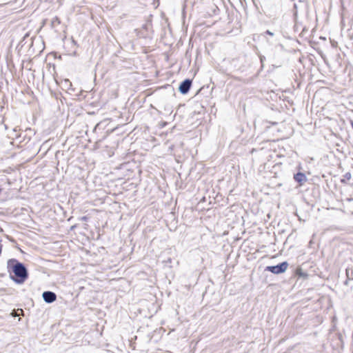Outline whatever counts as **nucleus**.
I'll return each mask as SVG.
<instances>
[{"instance_id": "nucleus-1", "label": "nucleus", "mask_w": 353, "mask_h": 353, "mask_svg": "<svg viewBox=\"0 0 353 353\" xmlns=\"http://www.w3.org/2000/svg\"><path fill=\"white\" fill-rule=\"evenodd\" d=\"M7 270L10 279L16 284L21 285L28 279L29 273L24 263L16 259H10L7 261Z\"/></svg>"}, {"instance_id": "nucleus-2", "label": "nucleus", "mask_w": 353, "mask_h": 353, "mask_svg": "<svg viewBox=\"0 0 353 353\" xmlns=\"http://www.w3.org/2000/svg\"><path fill=\"white\" fill-rule=\"evenodd\" d=\"M294 275L297 278L296 282L299 280L306 281L309 277L307 262H303L298 265L294 270Z\"/></svg>"}, {"instance_id": "nucleus-3", "label": "nucleus", "mask_w": 353, "mask_h": 353, "mask_svg": "<svg viewBox=\"0 0 353 353\" xmlns=\"http://www.w3.org/2000/svg\"><path fill=\"white\" fill-rule=\"evenodd\" d=\"M289 264L287 261H283L276 265H268L265 268V271L270 272L274 274H280L284 273L288 269Z\"/></svg>"}, {"instance_id": "nucleus-4", "label": "nucleus", "mask_w": 353, "mask_h": 353, "mask_svg": "<svg viewBox=\"0 0 353 353\" xmlns=\"http://www.w3.org/2000/svg\"><path fill=\"white\" fill-rule=\"evenodd\" d=\"M192 85V80L190 79H185L183 81H181L179 86V92L181 94H187Z\"/></svg>"}, {"instance_id": "nucleus-5", "label": "nucleus", "mask_w": 353, "mask_h": 353, "mask_svg": "<svg viewBox=\"0 0 353 353\" xmlns=\"http://www.w3.org/2000/svg\"><path fill=\"white\" fill-rule=\"evenodd\" d=\"M43 301L47 303H52L57 299V294L52 291H44L42 294Z\"/></svg>"}, {"instance_id": "nucleus-6", "label": "nucleus", "mask_w": 353, "mask_h": 353, "mask_svg": "<svg viewBox=\"0 0 353 353\" xmlns=\"http://www.w3.org/2000/svg\"><path fill=\"white\" fill-rule=\"evenodd\" d=\"M293 178L299 185H302L307 180L305 174L301 171H299L296 173L294 174Z\"/></svg>"}, {"instance_id": "nucleus-7", "label": "nucleus", "mask_w": 353, "mask_h": 353, "mask_svg": "<svg viewBox=\"0 0 353 353\" xmlns=\"http://www.w3.org/2000/svg\"><path fill=\"white\" fill-rule=\"evenodd\" d=\"M346 279L344 284L347 285L350 281L353 280V269L352 268H347L345 270Z\"/></svg>"}, {"instance_id": "nucleus-8", "label": "nucleus", "mask_w": 353, "mask_h": 353, "mask_svg": "<svg viewBox=\"0 0 353 353\" xmlns=\"http://www.w3.org/2000/svg\"><path fill=\"white\" fill-rule=\"evenodd\" d=\"M29 37H30V32L26 33L25 35L23 37L22 39L19 42V45H21V48L23 47L26 44V43H27L26 39H28Z\"/></svg>"}, {"instance_id": "nucleus-9", "label": "nucleus", "mask_w": 353, "mask_h": 353, "mask_svg": "<svg viewBox=\"0 0 353 353\" xmlns=\"http://www.w3.org/2000/svg\"><path fill=\"white\" fill-rule=\"evenodd\" d=\"M150 26H151V24H149V23H145V24H143V25L142 26V28H143V30H142L148 31Z\"/></svg>"}, {"instance_id": "nucleus-10", "label": "nucleus", "mask_w": 353, "mask_h": 353, "mask_svg": "<svg viewBox=\"0 0 353 353\" xmlns=\"http://www.w3.org/2000/svg\"><path fill=\"white\" fill-rule=\"evenodd\" d=\"M259 59H260V61H261V66L263 67V62L265 61V57L262 55V54H259Z\"/></svg>"}, {"instance_id": "nucleus-11", "label": "nucleus", "mask_w": 353, "mask_h": 353, "mask_svg": "<svg viewBox=\"0 0 353 353\" xmlns=\"http://www.w3.org/2000/svg\"><path fill=\"white\" fill-rule=\"evenodd\" d=\"M138 34L139 37H147V34L144 32V30H142L139 31Z\"/></svg>"}, {"instance_id": "nucleus-12", "label": "nucleus", "mask_w": 353, "mask_h": 353, "mask_svg": "<svg viewBox=\"0 0 353 353\" xmlns=\"http://www.w3.org/2000/svg\"><path fill=\"white\" fill-rule=\"evenodd\" d=\"M307 30L306 28L304 27L303 28V30H302L301 33L300 34V36L301 37H304V35H305L307 34Z\"/></svg>"}, {"instance_id": "nucleus-13", "label": "nucleus", "mask_w": 353, "mask_h": 353, "mask_svg": "<svg viewBox=\"0 0 353 353\" xmlns=\"http://www.w3.org/2000/svg\"><path fill=\"white\" fill-rule=\"evenodd\" d=\"M264 35H270V36H274V32H271L270 30H268L264 33Z\"/></svg>"}, {"instance_id": "nucleus-14", "label": "nucleus", "mask_w": 353, "mask_h": 353, "mask_svg": "<svg viewBox=\"0 0 353 353\" xmlns=\"http://www.w3.org/2000/svg\"><path fill=\"white\" fill-rule=\"evenodd\" d=\"M205 110V107L203 105H200V110H198V113L199 114H201V112H204Z\"/></svg>"}, {"instance_id": "nucleus-15", "label": "nucleus", "mask_w": 353, "mask_h": 353, "mask_svg": "<svg viewBox=\"0 0 353 353\" xmlns=\"http://www.w3.org/2000/svg\"><path fill=\"white\" fill-rule=\"evenodd\" d=\"M351 174L350 172H347L344 176L345 177V179H347V180L350 179H351Z\"/></svg>"}, {"instance_id": "nucleus-16", "label": "nucleus", "mask_w": 353, "mask_h": 353, "mask_svg": "<svg viewBox=\"0 0 353 353\" xmlns=\"http://www.w3.org/2000/svg\"><path fill=\"white\" fill-rule=\"evenodd\" d=\"M266 122L272 125H276L278 124V122H276V121H266Z\"/></svg>"}, {"instance_id": "nucleus-17", "label": "nucleus", "mask_w": 353, "mask_h": 353, "mask_svg": "<svg viewBox=\"0 0 353 353\" xmlns=\"http://www.w3.org/2000/svg\"><path fill=\"white\" fill-rule=\"evenodd\" d=\"M305 8H306V9H307V10H306V15H307V14H308V11H307V6H307V3H305Z\"/></svg>"}, {"instance_id": "nucleus-18", "label": "nucleus", "mask_w": 353, "mask_h": 353, "mask_svg": "<svg viewBox=\"0 0 353 353\" xmlns=\"http://www.w3.org/2000/svg\"><path fill=\"white\" fill-rule=\"evenodd\" d=\"M309 105V99L306 101V109L307 108Z\"/></svg>"}, {"instance_id": "nucleus-19", "label": "nucleus", "mask_w": 353, "mask_h": 353, "mask_svg": "<svg viewBox=\"0 0 353 353\" xmlns=\"http://www.w3.org/2000/svg\"><path fill=\"white\" fill-rule=\"evenodd\" d=\"M32 39H33V37H31V38L30 39V46H32V43H33V41H32Z\"/></svg>"}, {"instance_id": "nucleus-20", "label": "nucleus", "mask_w": 353, "mask_h": 353, "mask_svg": "<svg viewBox=\"0 0 353 353\" xmlns=\"http://www.w3.org/2000/svg\"><path fill=\"white\" fill-rule=\"evenodd\" d=\"M294 8L296 10L298 8V5L296 3L294 4Z\"/></svg>"}, {"instance_id": "nucleus-21", "label": "nucleus", "mask_w": 353, "mask_h": 353, "mask_svg": "<svg viewBox=\"0 0 353 353\" xmlns=\"http://www.w3.org/2000/svg\"><path fill=\"white\" fill-rule=\"evenodd\" d=\"M172 262V259L170 258H169L168 259V261H166V263H171Z\"/></svg>"}, {"instance_id": "nucleus-22", "label": "nucleus", "mask_w": 353, "mask_h": 353, "mask_svg": "<svg viewBox=\"0 0 353 353\" xmlns=\"http://www.w3.org/2000/svg\"><path fill=\"white\" fill-rule=\"evenodd\" d=\"M317 95H318V93H315L314 95V99H315L316 97H317Z\"/></svg>"}, {"instance_id": "nucleus-23", "label": "nucleus", "mask_w": 353, "mask_h": 353, "mask_svg": "<svg viewBox=\"0 0 353 353\" xmlns=\"http://www.w3.org/2000/svg\"><path fill=\"white\" fill-rule=\"evenodd\" d=\"M82 219H83V220H86V219H87V217H86V216H83V217H82Z\"/></svg>"}, {"instance_id": "nucleus-24", "label": "nucleus", "mask_w": 353, "mask_h": 353, "mask_svg": "<svg viewBox=\"0 0 353 353\" xmlns=\"http://www.w3.org/2000/svg\"><path fill=\"white\" fill-rule=\"evenodd\" d=\"M299 3H303V0H299Z\"/></svg>"}, {"instance_id": "nucleus-25", "label": "nucleus", "mask_w": 353, "mask_h": 353, "mask_svg": "<svg viewBox=\"0 0 353 353\" xmlns=\"http://www.w3.org/2000/svg\"><path fill=\"white\" fill-rule=\"evenodd\" d=\"M99 124H97V125L95 126L94 130H96V129H97V128H98V126H99Z\"/></svg>"}, {"instance_id": "nucleus-26", "label": "nucleus", "mask_w": 353, "mask_h": 353, "mask_svg": "<svg viewBox=\"0 0 353 353\" xmlns=\"http://www.w3.org/2000/svg\"><path fill=\"white\" fill-rule=\"evenodd\" d=\"M203 89V88L201 89H200L199 92H201Z\"/></svg>"}, {"instance_id": "nucleus-27", "label": "nucleus", "mask_w": 353, "mask_h": 353, "mask_svg": "<svg viewBox=\"0 0 353 353\" xmlns=\"http://www.w3.org/2000/svg\"><path fill=\"white\" fill-rule=\"evenodd\" d=\"M309 87V85H307V86L305 87V89H307Z\"/></svg>"}, {"instance_id": "nucleus-28", "label": "nucleus", "mask_w": 353, "mask_h": 353, "mask_svg": "<svg viewBox=\"0 0 353 353\" xmlns=\"http://www.w3.org/2000/svg\"><path fill=\"white\" fill-rule=\"evenodd\" d=\"M309 87V85H307V86L305 87V89H307Z\"/></svg>"}, {"instance_id": "nucleus-29", "label": "nucleus", "mask_w": 353, "mask_h": 353, "mask_svg": "<svg viewBox=\"0 0 353 353\" xmlns=\"http://www.w3.org/2000/svg\"><path fill=\"white\" fill-rule=\"evenodd\" d=\"M309 87V85H307V86L305 87V89H307Z\"/></svg>"}]
</instances>
